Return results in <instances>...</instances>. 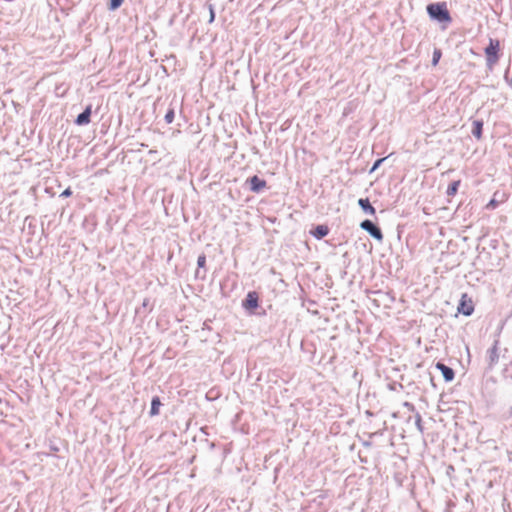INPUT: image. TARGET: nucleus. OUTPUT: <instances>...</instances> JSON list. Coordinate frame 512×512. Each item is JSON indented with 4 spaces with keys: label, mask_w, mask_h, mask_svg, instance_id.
Returning a JSON list of instances; mask_svg holds the SVG:
<instances>
[{
    "label": "nucleus",
    "mask_w": 512,
    "mask_h": 512,
    "mask_svg": "<svg viewBox=\"0 0 512 512\" xmlns=\"http://www.w3.org/2000/svg\"><path fill=\"white\" fill-rule=\"evenodd\" d=\"M427 12L430 18L437 20L438 22L448 23L451 21V17L444 3L430 4L427 6Z\"/></svg>",
    "instance_id": "obj_1"
},
{
    "label": "nucleus",
    "mask_w": 512,
    "mask_h": 512,
    "mask_svg": "<svg viewBox=\"0 0 512 512\" xmlns=\"http://www.w3.org/2000/svg\"><path fill=\"white\" fill-rule=\"evenodd\" d=\"M500 43L498 40L490 39L488 47L485 49L487 65L491 69L498 61V51Z\"/></svg>",
    "instance_id": "obj_2"
},
{
    "label": "nucleus",
    "mask_w": 512,
    "mask_h": 512,
    "mask_svg": "<svg viewBox=\"0 0 512 512\" xmlns=\"http://www.w3.org/2000/svg\"><path fill=\"white\" fill-rule=\"evenodd\" d=\"M360 227L369 233L374 239L378 241L383 240V234L381 230L370 220H364L361 222Z\"/></svg>",
    "instance_id": "obj_3"
},
{
    "label": "nucleus",
    "mask_w": 512,
    "mask_h": 512,
    "mask_svg": "<svg viewBox=\"0 0 512 512\" xmlns=\"http://www.w3.org/2000/svg\"><path fill=\"white\" fill-rule=\"evenodd\" d=\"M251 191L258 193L266 186V182L258 176H253L249 180Z\"/></svg>",
    "instance_id": "obj_4"
},
{
    "label": "nucleus",
    "mask_w": 512,
    "mask_h": 512,
    "mask_svg": "<svg viewBox=\"0 0 512 512\" xmlns=\"http://www.w3.org/2000/svg\"><path fill=\"white\" fill-rule=\"evenodd\" d=\"M91 106H87L86 109L80 113L76 118L77 125H86L90 122Z\"/></svg>",
    "instance_id": "obj_5"
},
{
    "label": "nucleus",
    "mask_w": 512,
    "mask_h": 512,
    "mask_svg": "<svg viewBox=\"0 0 512 512\" xmlns=\"http://www.w3.org/2000/svg\"><path fill=\"white\" fill-rule=\"evenodd\" d=\"M465 298L466 295H463L458 307V311L466 316H469L473 313L474 308L471 302L466 303Z\"/></svg>",
    "instance_id": "obj_6"
},
{
    "label": "nucleus",
    "mask_w": 512,
    "mask_h": 512,
    "mask_svg": "<svg viewBox=\"0 0 512 512\" xmlns=\"http://www.w3.org/2000/svg\"><path fill=\"white\" fill-rule=\"evenodd\" d=\"M358 205L364 211V213L373 216L375 214V208L370 204L368 198H360L358 200Z\"/></svg>",
    "instance_id": "obj_7"
},
{
    "label": "nucleus",
    "mask_w": 512,
    "mask_h": 512,
    "mask_svg": "<svg viewBox=\"0 0 512 512\" xmlns=\"http://www.w3.org/2000/svg\"><path fill=\"white\" fill-rule=\"evenodd\" d=\"M436 367L441 371L443 378L446 381H452L454 379L453 369H451L450 367H448L442 363H437Z\"/></svg>",
    "instance_id": "obj_8"
},
{
    "label": "nucleus",
    "mask_w": 512,
    "mask_h": 512,
    "mask_svg": "<svg viewBox=\"0 0 512 512\" xmlns=\"http://www.w3.org/2000/svg\"><path fill=\"white\" fill-rule=\"evenodd\" d=\"M499 360L497 342L493 345V347L488 351V364L490 367H493L497 364Z\"/></svg>",
    "instance_id": "obj_9"
},
{
    "label": "nucleus",
    "mask_w": 512,
    "mask_h": 512,
    "mask_svg": "<svg viewBox=\"0 0 512 512\" xmlns=\"http://www.w3.org/2000/svg\"><path fill=\"white\" fill-rule=\"evenodd\" d=\"M244 306L249 309H254L258 306V297L255 292L248 293Z\"/></svg>",
    "instance_id": "obj_10"
},
{
    "label": "nucleus",
    "mask_w": 512,
    "mask_h": 512,
    "mask_svg": "<svg viewBox=\"0 0 512 512\" xmlns=\"http://www.w3.org/2000/svg\"><path fill=\"white\" fill-rule=\"evenodd\" d=\"M482 127H483V123L481 121H474L473 122V129H472V134L474 137H476L477 139H480L481 138V135H482Z\"/></svg>",
    "instance_id": "obj_11"
},
{
    "label": "nucleus",
    "mask_w": 512,
    "mask_h": 512,
    "mask_svg": "<svg viewBox=\"0 0 512 512\" xmlns=\"http://www.w3.org/2000/svg\"><path fill=\"white\" fill-rule=\"evenodd\" d=\"M327 234H328V228H327V226H324V225H318L313 232V235L318 239L323 238Z\"/></svg>",
    "instance_id": "obj_12"
},
{
    "label": "nucleus",
    "mask_w": 512,
    "mask_h": 512,
    "mask_svg": "<svg viewBox=\"0 0 512 512\" xmlns=\"http://www.w3.org/2000/svg\"><path fill=\"white\" fill-rule=\"evenodd\" d=\"M161 406L160 399L158 397H154L151 402V410L150 415L155 416L159 413V408Z\"/></svg>",
    "instance_id": "obj_13"
},
{
    "label": "nucleus",
    "mask_w": 512,
    "mask_h": 512,
    "mask_svg": "<svg viewBox=\"0 0 512 512\" xmlns=\"http://www.w3.org/2000/svg\"><path fill=\"white\" fill-rule=\"evenodd\" d=\"M459 185H460V181L459 180L453 181L449 185V187L447 189V195L448 196H454L457 193V191H458Z\"/></svg>",
    "instance_id": "obj_14"
},
{
    "label": "nucleus",
    "mask_w": 512,
    "mask_h": 512,
    "mask_svg": "<svg viewBox=\"0 0 512 512\" xmlns=\"http://www.w3.org/2000/svg\"><path fill=\"white\" fill-rule=\"evenodd\" d=\"M441 58V51L440 50H434L433 52V58H432V64L435 66L439 62V59Z\"/></svg>",
    "instance_id": "obj_15"
},
{
    "label": "nucleus",
    "mask_w": 512,
    "mask_h": 512,
    "mask_svg": "<svg viewBox=\"0 0 512 512\" xmlns=\"http://www.w3.org/2000/svg\"><path fill=\"white\" fill-rule=\"evenodd\" d=\"M123 3V0H110V9L116 10L119 8Z\"/></svg>",
    "instance_id": "obj_16"
},
{
    "label": "nucleus",
    "mask_w": 512,
    "mask_h": 512,
    "mask_svg": "<svg viewBox=\"0 0 512 512\" xmlns=\"http://www.w3.org/2000/svg\"><path fill=\"white\" fill-rule=\"evenodd\" d=\"M498 203L499 202L495 198H493L486 205V209H490V210L495 209L498 206Z\"/></svg>",
    "instance_id": "obj_17"
},
{
    "label": "nucleus",
    "mask_w": 512,
    "mask_h": 512,
    "mask_svg": "<svg viewBox=\"0 0 512 512\" xmlns=\"http://www.w3.org/2000/svg\"><path fill=\"white\" fill-rule=\"evenodd\" d=\"M165 120L167 123H172L174 120V111L169 110L165 115Z\"/></svg>",
    "instance_id": "obj_18"
},
{
    "label": "nucleus",
    "mask_w": 512,
    "mask_h": 512,
    "mask_svg": "<svg viewBox=\"0 0 512 512\" xmlns=\"http://www.w3.org/2000/svg\"><path fill=\"white\" fill-rule=\"evenodd\" d=\"M208 8H209V23H212L215 19V13H214V8H213V5L212 4H209L208 5Z\"/></svg>",
    "instance_id": "obj_19"
},
{
    "label": "nucleus",
    "mask_w": 512,
    "mask_h": 512,
    "mask_svg": "<svg viewBox=\"0 0 512 512\" xmlns=\"http://www.w3.org/2000/svg\"><path fill=\"white\" fill-rule=\"evenodd\" d=\"M205 263H206V257L204 255H200L197 259L198 267H204Z\"/></svg>",
    "instance_id": "obj_20"
},
{
    "label": "nucleus",
    "mask_w": 512,
    "mask_h": 512,
    "mask_svg": "<svg viewBox=\"0 0 512 512\" xmlns=\"http://www.w3.org/2000/svg\"><path fill=\"white\" fill-rule=\"evenodd\" d=\"M417 429L422 432V425H421V417L420 415L416 416V422H415Z\"/></svg>",
    "instance_id": "obj_21"
},
{
    "label": "nucleus",
    "mask_w": 512,
    "mask_h": 512,
    "mask_svg": "<svg viewBox=\"0 0 512 512\" xmlns=\"http://www.w3.org/2000/svg\"><path fill=\"white\" fill-rule=\"evenodd\" d=\"M384 160H385V158L378 159V160L374 163V165H373V167H372L371 171H374L375 169H377V168L380 166V164H381Z\"/></svg>",
    "instance_id": "obj_22"
},
{
    "label": "nucleus",
    "mask_w": 512,
    "mask_h": 512,
    "mask_svg": "<svg viewBox=\"0 0 512 512\" xmlns=\"http://www.w3.org/2000/svg\"><path fill=\"white\" fill-rule=\"evenodd\" d=\"M71 194H72L71 189H70V188H67V189H65V190L60 194V196H61V197H69Z\"/></svg>",
    "instance_id": "obj_23"
}]
</instances>
